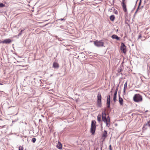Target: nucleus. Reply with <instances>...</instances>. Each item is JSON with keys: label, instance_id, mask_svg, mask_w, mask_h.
Returning a JSON list of instances; mask_svg holds the SVG:
<instances>
[{"label": "nucleus", "instance_id": "obj_5", "mask_svg": "<svg viewBox=\"0 0 150 150\" xmlns=\"http://www.w3.org/2000/svg\"><path fill=\"white\" fill-rule=\"evenodd\" d=\"M94 44L96 46L98 47L103 46L104 45V42L102 40L95 41Z\"/></svg>", "mask_w": 150, "mask_h": 150}, {"label": "nucleus", "instance_id": "obj_9", "mask_svg": "<svg viewBox=\"0 0 150 150\" xmlns=\"http://www.w3.org/2000/svg\"><path fill=\"white\" fill-rule=\"evenodd\" d=\"M111 38L113 39H116L117 40H120V38L118 37L117 35H114L112 36Z\"/></svg>", "mask_w": 150, "mask_h": 150}, {"label": "nucleus", "instance_id": "obj_35", "mask_svg": "<svg viewBox=\"0 0 150 150\" xmlns=\"http://www.w3.org/2000/svg\"><path fill=\"white\" fill-rule=\"evenodd\" d=\"M121 71V69H119V70H118V71L119 72H120V71Z\"/></svg>", "mask_w": 150, "mask_h": 150}, {"label": "nucleus", "instance_id": "obj_21", "mask_svg": "<svg viewBox=\"0 0 150 150\" xmlns=\"http://www.w3.org/2000/svg\"><path fill=\"white\" fill-rule=\"evenodd\" d=\"M23 146H20L19 148V150H23Z\"/></svg>", "mask_w": 150, "mask_h": 150}, {"label": "nucleus", "instance_id": "obj_31", "mask_svg": "<svg viewBox=\"0 0 150 150\" xmlns=\"http://www.w3.org/2000/svg\"><path fill=\"white\" fill-rule=\"evenodd\" d=\"M137 11H136L135 12V13H134V16H135L136 14H137Z\"/></svg>", "mask_w": 150, "mask_h": 150}, {"label": "nucleus", "instance_id": "obj_12", "mask_svg": "<svg viewBox=\"0 0 150 150\" xmlns=\"http://www.w3.org/2000/svg\"><path fill=\"white\" fill-rule=\"evenodd\" d=\"M53 66V67L55 68H57L59 67L58 64L57 62H54Z\"/></svg>", "mask_w": 150, "mask_h": 150}, {"label": "nucleus", "instance_id": "obj_26", "mask_svg": "<svg viewBox=\"0 0 150 150\" xmlns=\"http://www.w3.org/2000/svg\"><path fill=\"white\" fill-rule=\"evenodd\" d=\"M119 86V85H118V86H117V88L115 90V92H117V91H118V87Z\"/></svg>", "mask_w": 150, "mask_h": 150}, {"label": "nucleus", "instance_id": "obj_17", "mask_svg": "<svg viewBox=\"0 0 150 150\" xmlns=\"http://www.w3.org/2000/svg\"><path fill=\"white\" fill-rule=\"evenodd\" d=\"M116 97H117L116 96H115L114 95L113 100V101L114 102H115L116 101Z\"/></svg>", "mask_w": 150, "mask_h": 150}, {"label": "nucleus", "instance_id": "obj_36", "mask_svg": "<svg viewBox=\"0 0 150 150\" xmlns=\"http://www.w3.org/2000/svg\"><path fill=\"white\" fill-rule=\"evenodd\" d=\"M101 149H102V145H101Z\"/></svg>", "mask_w": 150, "mask_h": 150}, {"label": "nucleus", "instance_id": "obj_28", "mask_svg": "<svg viewBox=\"0 0 150 150\" xmlns=\"http://www.w3.org/2000/svg\"><path fill=\"white\" fill-rule=\"evenodd\" d=\"M109 149L110 150H112L111 145H110L109 146Z\"/></svg>", "mask_w": 150, "mask_h": 150}, {"label": "nucleus", "instance_id": "obj_24", "mask_svg": "<svg viewBox=\"0 0 150 150\" xmlns=\"http://www.w3.org/2000/svg\"><path fill=\"white\" fill-rule=\"evenodd\" d=\"M142 37V35L140 33H139L138 37V39Z\"/></svg>", "mask_w": 150, "mask_h": 150}, {"label": "nucleus", "instance_id": "obj_39", "mask_svg": "<svg viewBox=\"0 0 150 150\" xmlns=\"http://www.w3.org/2000/svg\"><path fill=\"white\" fill-rule=\"evenodd\" d=\"M67 50H69L68 49H67Z\"/></svg>", "mask_w": 150, "mask_h": 150}, {"label": "nucleus", "instance_id": "obj_2", "mask_svg": "<svg viewBox=\"0 0 150 150\" xmlns=\"http://www.w3.org/2000/svg\"><path fill=\"white\" fill-rule=\"evenodd\" d=\"M134 100L136 102L142 101V96L139 94H135L133 98Z\"/></svg>", "mask_w": 150, "mask_h": 150}, {"label": "nucleus", "instance_id": "obj_14", "mask_svg": "<svg viewBox=\"0 0 150 150\" xmlns=\"http://www.w3.org/2000/svg\"><path fill=\"white\" fill-rule=\"evenodd\" d=\"M57 147L59 149H62V144L59 142H58V144L57 145Z\"/></svg>", "mask_w": 150, "mask_h": 150}, {"label": "nucleus", "instance_id": "obj_18", "mask_svg": "<svg viewBox=\"0 0 150 150\" xmlns=\"http://www.w3.org/2000/svg\"><path fill=\"white\" fill-rule=\"evenodd\" d=\"M5 6V5L4 4L2 3H0V7H4Z\"/></svg>", "mask_w": 150, "mask_h": 150}, {"label": "nucleus", "instance_id": "obj_23", "mask_svg": "<svg viewBox=\"0 0 150 150\" xmlns=\"http://www.w3.org/2000/svg\"><path fill=\"white\" fill-rule=\"evenodd\" d=\"M120 47H126L125 44L123 43H122Z\"/></svg>", "mask_w": 150, "mask_h": 150}, {"label": "nucleus", "instance_id": "obj_25", "mask_svg": "<svg viewBox=\"0 0 150 150\" xmlns=\"http://www.w3.org/2000/svg\"><path fill=\"white\" fill-rule=\"evenodd\" d=\"M146 125H148L149 126H150V120L146 124Z\"/></svg>", "mask_w": 150, "mask_h": 150}, {"label": "nucleus", "instance_id": "obj_13", "mask_svg": "<svg viewBox=\"0 0 150 150\" xmlns=\"http://www.w3.org/2000/svg\"><path fill=\"white\" fill-rule=\"evenodd\" d=\"M126 47H120V50L122 52L125 54L126 52Z\"/></svg>", "mask_w": 150, "mask_h": 150}, {"label": "nucleus", "instance_id": "obj_20", "mask_svg": "<svg viewBox=\"0 0 150 150\" xmlns=\"http://www.w3.org/2000/svg\"><path fill=\"white\" fill-rule=\"evenodd\" d=\"M127 81H126L124 85V88L127 89Z\"/></svg>", "mask_w": 150, "mask_h": 150}, {"label": "nucleus", "instance_id": "obj_11", "mask_svg": "<svg viewBox=\"0 0 150 150\" xmlns=\"http://www.w3.org/2000/svg\"><path fill=\"white\" fill-rule=\"evenodd\" d=\"M107 131L105 130L102 136L103 138L104 137V139H105V138L107 137Z\"/></svg>", "mask_w": 150, "mask_h": 150}, {"label": "nucleus", "instance_id": "obj_22", "mask_svg": "<svg viewBox=\"0 0 150 150\" xmlns=\"http://www.w3.org/2000/svg\"><path fill=\"white\" fill-rule=\"evenodd\" d=\"M126 92V89L124 88L123 89V94H125V93Z\"/></svg>", "mask_w": 150, "mask_h": 150}, {"label": "nucleus", "instance_id": "obj_32", "mask_svg": "<svg viewBox=\"0 0 150 150\" xmlns=\"http://www.w3.org/2000/svg\"><path fill=\"white\" fill-rule=\"evenodd\" d=\"M117 92H115L114 94V96H117Z\"/></svg>", "mask_w": 150, "mask_h": 150}, {"label": "nucleus", "instance_id": "obj_29", "mask_svg": "<svg viewBox=\"0 0 150 150\" xmlns=\"http://www.w3.org/2000/svg\"><path fill=\"white\" fill-rule=\"evenodd\" d=\"M141 2H142L141 0H140V1H139V5L138 6H140V5L141 4Z\"/></svg>", "mask_w": 150, "mask_h": 150}, {"label": "nucleus", "instance_id": "obj_30", "mask_svg": "<svg viewBox=\"0 0 150 150\" xmlns=\"http://www.w3.org/2000/svg\"><path fill=\"white\" fill-rule=\"evenodd\" d=\"M139 7H140L139 6H138V7H137V9L136 10V11H138V10L139 9Z\"/></svg>", "mask_w": 150, "mask_h": 150}, {"label": "nucleus", "instance_id": "obj_38", "mask_svg": "<svg viewBox=\"0 0 150 150\" xmlns=\"http://www.w3.org/2000/svg\"><path fill=\"white\" fill-rule=\"evenodd\" d=\"M0 85H3V84L0 83Z\"/></svg>", "mask_w": 150, "mask_h": 150}, {"label": "nucleus", "instance_id": "obj_15", "mask_svg": "<svg viewBox=\"0 0 150 150\" xmlns=\"http://www.w3.org/2000/svg\"><path fill=\"white\" fill-rule=\"evenodd\" d=\"M110 19L112 21H113L115 19V17L114 15H112L110 16Z\"/></svg>", "mask_w": 150, "mask_h": 150}, {"label": "nucleus", "instance_id": "obj_34", "mask_svg": "<svg viewBox=\"0 0 150 150\" xmlns=\"http://www.w3.org/2000/svg\"><path fill=\"white\" fill-rule=\"evenodd\" d=\"M64 20V18H61L60 19H59V20H60L61 21H63Z\"/></svg>", "mask_w": 150, "mask_h": 150}, {"label": "nucleus", "instance_id": "obj_10", "mask_svg": "<svg viewBox=\"0 0 150 150\" xmlns=\"http://www.w3.org/2000/svg\"><path fill=\"white\" fill-rule=\"evenodd\" d=\"M119 101L121 105H123V100L122 98H121L120 95L119 96Z\"/></svg>", "mask_w": 150, "mask_h": 150}, {"label": "nucleus", "instance_id": "obj_8", "mask_svg": "<svg viewBox=\"0 0 150 150\" xmlns=\"http://www.w3.org/2000/svg\"><path fill=\"white\" fill-rule=\"evenodd\" d=\"M110 95H108L107 96V107L108 108L110 107Z\"/></svg>", "mask_w": 150, "mask_h": 150}, {"label": "nucleus", "instance_id": "obj_16", "mask_svg": "<svg viewBox=\"0 0 150 150\" xmlns=\"http://www.w3.org/2000/svg\"><path fill=\"white\" fill-rule=\"evenodd\" d=\"M97 120L99 122L101 121V115L100 114H98L97 116Z\"/></svg>", "mask_w": 150, "mask_h": 150}, {"label": "nucleus", "instance_id": "obj_33", "mask_svg": "<svg viewBox=\"0 0 150 150\" xmlns=\"http://www.w3.org/2000/svg\"><path fill=\"white\" fill-rule=\"evenodd\" d=\"M115 13L116 14H117V13H118V12L117 11H115Z\"/></svg>", "mask_w": 150, "mask_h": 150}, {"label": "nucleus", "instance_id": "obj_6", "mask_svg": "<svg viewBox=\"0 0 150 150\" xmlns=\"http://www.w3.org/2000/svg\"><path fill=\"white\" fill-rule=\"evenodd\" d=\"M12 42V40L10 39H7L4 40L3 41L0 40V43H3V44H8Z\"/></svg>", "mask_w": 150, "mask_h": 150}, {"label": "nucleus", "instance_id": "obj_3", "mask_svg": "<svg viewBox=\"0 0 150 150\" xmlns=\"http://www.w3.org/2000/svg\"><path fill=\"white\" fill-rule=\"evenodd\" d=\"M96 122L95 120L92 121L91 126V132L92 134H94L96 128Z\"/></svg>", "mask_w": 150, "mask_h": 150}, {"label": "nucleus", "instance_id": "obj_1", "mask_svg": "<svg viewBox=\"0 0 150 150\" xmlns=\"http://www.w3.org/2000/svg\"><path fill=\"white\" fill-rule=\"evenodd\" d=\"M102 114V121L105 123L107 127H109L110 126V120L109 116H108L106 117V114L105 111L103 112Z\"/></svg>", "mask_w": 150, "mask_h": 150}, {"label": "nucleus", "instance_id": "obj_7", "mask_svg": "<svg viewBox=\"0 0 150 150\" xmlns=\"http://www.w3.org/2000/svg\"><path fill=\"white\" fill-rule=\"evenodd\" d=\"M122 6L124 11L126 12L127 11V9L126 7L125 0H122Z\"/></svg>", "mask_w": 150, "mask_h": 150}, {"label": "nucleus", "instance_id": "obj_37", "mask_svg": "<svg viewBox=\"0 0 150 150\" xmlns=\"http://www.w3.org/2000/svg\"><path fill=\"white\" fill-rule=\"evenodd\" d=\"M143 8V6H142L141 7V8Z\"/></svg>", "mask_w": 150, "mask_h": 150}, {"label": "nucleus", "instance_id": "obj_27", "mask_svg": "<svg viewBox=\"0 0 150 150\" xmlns=\"http://www.w3.org/2000/svg\"><path fill=\"white\" fill-rule=\"evenodd\" d=\"M23 30H22L18 34V35H21L22 34V32L23 31Z\"/></svg>", "mask_w": 150, "mask_h": 150}, {"label": "nucleus", "instance_id": "obj_19", "mask_svg": "<svg viewBox=\"0 0 150 150\" xmlns=\"http://www.w3.org/2000/svg\"><path fill=\"white\" fill-rule=\"evenodd\" d=\"M36 141V139L35 138H33L32 139V142L33 143H35Z\"/></svg>", "mask_w": 150, "mask_h": 150}, {"label": "nucleus", "instance_id": "obj_4", "mask_svg": "<svg viewBox=\"0 0 150 150\" xmlns=\"http://www.w3.org/2000/svg\"><path fill=\"white\" fill-rule=\"evenodd\" d=\"M97 103L98 106L101 107V96L100 93L98 92L97 95Z\"/></svg>", "mask_w": 150, "mask_h": 150}]
</instances>
